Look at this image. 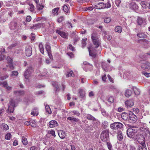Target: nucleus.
Listing matches in <instances>:
<instances>
[{"instance_id":"obj_20","label":"nucleus","mask_w":150,"mask_h":150,"mask_svg":"<svg viewBox=\"0 0 150 150\" xmlns=\"http://www.w3.org/2000/svg\"><path fill=\"white\" fill-rule=\"evenodd\" d=\"M117 139L119 141H121L123 139L122 133L120 131H118L117 133Z\"/></svg>"},{"instance_id":"obj_33","label":"nucleus","mask_w":150,"mask_h":150,"mask_svg":"<svg viewBox=\"0 0 150 150\" xmlns=\"http://www.w3.org/2000/svg\"><path fill=\"white\" fill-rule=\"evenodd\" d=\"M131 8L134 10H136L138 8V6L135 3L133 2L131 4Z\"/></svg>"},{"instance_id":"obj_19","label":"nucleus","mask_w":150,"mask_h":150,"mask_svg":"<svg viewBox=\"0 0 150 150\" xmlns=\"http://www.w3.org/2000/svg\"><path fill=\"white\" fill-rule=\"evenodd\" d=\"M58 134L60 138L62 139L64 138L66 136L65 132L62 130L59 131Z\"/></svg>"},{"instance_id":"obj_63","label":"nucleus","mask_w":150,"mask_h":150,"mask_svg":"<svg viewBox=\"0 0 150 150\" xmlns=\"http://www.w3.org/2000/svg\"><path fill=\"white\" fill-rule=\"evenodd\" d=\"M18 74V72L17 71H13L12 72V74L11 75V76H16Z\"/></svg>"},{"instance_id":"obj_50","label":"nucleus","mask_w":150,"mask_h":150,"mask_svg":"<svg viewBox=\"0 0 150 150\" xmlns=\"http://www.w3.org/2000/svg\"><path fill=\"white\" fill-rule=\"evenodd\" d=\"M29 5L30 6L29 10L31 11H33L34 10V6L32 3H30Z\"/></svg>"},{"instance_id":"obj_49","label":"nucleus","mask_w":150,"mask_h":150,"mask_svg":"<svg viewBox=\"0 0 150 150\" xmlns=\"http://www.w3.org/2000/svg\"><path fill=\"white\" fill-rule=\"evenodd\" d=\"M71 112L74 114V115H76L78 117H79L80 116V113L78 111L76 110H73L71 111Z\"/></svg>"},{"instance_id":"obj_41","label":"nucleus","mask_w":150,"mask_h":150,"mask_svg":"<svg viewBox=\"0 0 150 150\" xmlns=\"http://www.w3.org/2000/svg\"><path fill=\"white\" fill-rule=\"evenodd\" d=\"M114 97L112 96H110L107 100L111 104L114 102Z\"/></svg>"},{"instance_id":"obj_56","label":"nucleus","mask_w":150,"mask_h":150,"mask_svg":"<svg viewBox=\"0 0 150 150\" xmlns=\"http://www.w3.org/2000/svg\"><path fill=\"white\" fill-rule=\"evenodd\" d=\"M111 21V18L110 17H106L104 19V21L106 23H109Z\"/></svg>"},{"instance_id":"obj_54","label":"nucleus","mask_w":150,"mask_h":150,"mask_svg":"<svg viewBox=\"0 0 150 150\" xmlns=\"http://www.w3.org/2000/svg\"><path fill=\"white\" fill-rule=\"evenodd\" d=\"M2 126L3 127V129L4 130H7L8 129L9 127L6 124H2Z\"/></svg>"},{"instance_id":"obj_37","label":"nucleus","mask_w":150,"mask_h":150,"mask_svg":"<svg viewBox=\"0 0 150 150\" xmlns=\"http://www.w3.org/2000/svg\"><path fill=\"white\" fill-rule=\"evenodd\" d=\"M12 59H11L9 61V62H8V65H7V67H9L11 69H14V67L13 65V64H12Z\"/></svg>"},{"instance_id":"obj_6","label":"nucleus","mask_w":150,"mask_h":150,"mask_svg":"<svg viewBox=\"0 0 150 150\" xmlns=\"http://www.w3.org/2000/svg\"><path fill=\"white\" fill-rule=\"evenodd\" d=\"M16 107L15 102L14 100L11 99L10 101L8 110V112L13 113L14 110V108Z\"/></svg>"},{"instance_id":"obj_26","label":"nucleus","mask_w":150,"mask_h":150,"mask_svg":"<svg viewBox=\"0 0 150 150\" xmlns=\"http://www.w3.org/2000/svg\"><path fill=\"white\" fill-rule=\"evenodd\" d=\"M147 63L148 62H144L141 65V68L142 69L144 70H146L148 69L149 67Z\"/></svg>"},{"instance_id":"obj_8","label":"nucleus","mask_w":150,"mask_h":150,"mask_svg":"<svg viewBox=\"0 0 150 150\" xmlns=\"http://www.w3.org/2000/svg\"><path fill=\"white\" fill-rule=\"evenodd\" d=\"M136 22L138 25L143 27L145 26L147 24L146 20L144 18L140 17H137Z\"/></svg>"},{"instance_id":"obj_11","label":"nucleus","mask_w":150,"mask_h":150,"mask_svg":"<svg viewBox=\"0 0 150 150\" xmlns=\"http://www.w3.org/2000/svg\"><path fill=\"white\" fill-rule=\"evenodd\" d=\"M44 27V24L41 23H38L35 25H34L33 26H31L30 27V29H34V30H36L38 29H39L41 27Z\"/></svg>"},{"instance_id":"obj_15","label":"nucleus","mask_w":150,"mask_h":150,"mask_svg":"<svg viewBox=\"0 0 150 150\" xmlns=\"http://www.w3.org/2000/svg\"><path fill=\"white\" fill-rule=\"evenodd\" d=\"M138 142L144 148L146 147L145 144V139L144 136H142L141 138L138 140Z\"/></svg>"},{"instance_id":"obj_31","label":"nucleus","mask_w":150,"mask_h":150,"mask_svg":"<svg viewBox=\"0 0 150 150\" xmlns=\"http://www.w3.org/2000/svg\"><path fill=\"white\" fill-rule=\"evenodd\" d=\"M132 89L134 91V93L135 95H138L140 94V91L136 87L133 86Z\"/></svg>"},{"instance_id":"obj_16","label":"nucleus","mask_w":150,"mask_h":150,"mask_svg":"<svg viewBox=\"0 0 150 150\" xmlns=\"http://www.w3.org/2000/svg\"><path fill=\"white\" fill-rule=\"evenodd\" d=\"M58 123L55 120H52L49 122V126L50 128H53L57 126Z\"/></svg>"},{"instance_id":"obj_55","label":"nucleus","mask_w":150,"mask_h":150,"mask_svg":"<svg viewBox=\"0 0 150 150\" xmlns=\"http://www.w3.org/2000/svg\"><path fill=\"white\" fill-rule=\"evenodd\" d=\"M87 40V39H84L82 40V47H85L86 45V41Z\"/></svg>"},{"instance_id":"obj_46","label":"nucleus","mask_w":150,"mask_h":150,"mask_svg":"<svg viewBox=\"0 0 150 150\" xmlns=\"http://www.w3.org/2000/svg\"><path fill=\"white\" fill-rule=\"evenodd\" d=\"M11 137V135L10 133H8L5 136V138L6 139L9 140Z\"/></svg>"},{"instance_id":"obj_34","label":"nucleus","mask_w":150,"mask_h":150,"mask_svg":"<svg viewBox=\"0 0 150 150\" xmlns=\"http://www.w3.org/2000/svg\"><path fill=\"white\" fill-rule=\"evenodd\" d=\"M115 30L116 32L120 33L122 31V28L120 26H117L115 27Z\"/></svg>"},{"instance_id":"obj_9","label":"nucleus","mask_w":150,"mask_h":150,"mask_svg":"<svg viewBox=\"0 0 150 150\" xmlns=\"http://www.w3.org/2000/svg\"><path fill=\"white\" fill-rule=\"evenodd\" d=\"M87 48L88 50L89 55L93 58H95L96 56V54L94 51L92 47V45L91 44L89 46L87 47Z\"/></svg>"},{"instance_id":"obj_43","label":"nucleus","mask_w":150,"mask_h":150,"mask_svg":"<svg viewBox=\"0 0 150 150\" xmlns=\"http://www.w3.org/2000/svg\"><path fill=\"white\" fill-rule=\"evenodd\" d=\"M72 71L69 70L67 71L66 76L67 77L73 76L74 74Z\"/></svg>"},{"instance_id":"obj_30","label":"nucleus","mask_w":150,"mask_h":150,"mask_svg":"<svg viewBox=\"0 0 150 150\" xmlns=\"http://www.w3.org/2000/svg\"><path fill=\"white\" fill-rule=\"evenodd\" d=\"M59 9V8L57 7L55 8L52 10V13L54 16H57V15H58V11Z\"/></svg>"},{"instance_id":"obj_51","label":"nucleus","mask_w":150,"mask_h":150,"mask_svg":"<svg viewBox=\"0 0 150 150\" xmlns=\"http://www.w3.org/2000/svg\"><path fill=\"white\" fill-rule=\"evenodd\" d=\"M36 7L37 8V9L38 10H41L44 7L43 5H41L40 4H37Z\"/></svg>"},{"instance_id":"obj_27","label":"nucleus","mask_w":150,"mask_h":150,"mask_svg":"<svg viewBox=\"0 0 150 150\" xmlns=\"http://www.w3.org/2000/svg\"><path fill=\"white\" fill-rule=\"evenodd\" d=\"M129 115L128 114L126 113H123L122 114L121 117L124 120H127L128 119Z\"/></svg>"},{"instance_id":"obj_61","label":"nucleus","mask_w":150,"mask_h":150,"mask_svg":"<svg viewBox=\"0 0 150 150\" xmlns=\"http://www.w3.org/2000/svg\"><path fill=\"white\" fill-rule=\"evenodd\" d=\"M133 111L134 112L135 114H138L139 112V110L138 108H133Z\"/></svg>"},{"instance_id":"obj_18","label":"nucleus","mask_w":150,"mask_h":150,"mask_svg":"<svg viewBox=\"0 0 150 150\" xmlns=\"http://www.w3.org/2000/svg\"><path fill=\"white\" fill-rule=\"evenodd\" d=\"M105 6V4L103 3H99L95 5L94 8L96 9H101L104 8Z\"/></svg>"},{"instance_id":"obj_25","label":"nucleus","mask_w":150,"mask_h":150,"mask_svg":"<svg viewBox=\"0 0 150 150\" xmlns=\"http://www.w3.org/2000/svg\"><path fill=\"white\" fill-rule=\"evenodd\" d=\"M5 51V49L4 48L1 49L0 50V61L3 60L4 59V56L3 54Z\"/></svg>"},{"instance_id":"obj_13","label":"nucleus","mask_w":150,"mask_h":150,"mask_svg":"<svg viewBox=\"0 0 150 150\" xmlns=\"http://www.w3.org/2000/svg\"><path fill=\"white\" fill-rule=\"evenodd\" d=\"M125 104L127 108H131L134 105L133 100L130 99L127 100L125 102Z\"/></svg>"},{"instance_id":"obj_44","label":"nucleus","mask_w":150,"mask_h":150,"mask_svg":"<svg viewBox=\"0 0 150 150\" xmlns=\"http://www.w3.org/2000/svg\"><path fill=\"white\" fill-rule=\"evenodd\" d=\"M1 73L0 72V80H3L8 77V74H6L4 76H1Z\"/></svg>"},{"instance_id":"obj_39","label":"nucleus","mask_w":150,"mask_h":150,"mask_svg":"<svg viewBox=\"0 0 150 150\" xmlns=\"http://www.w3.org/2000/svg\"><path fill=\"white\" fill-rule=\"evenodd\" d=\"M22 142L23 144L25 145H27L28 144V142L27 138L24 136L22 137Z\"/></svg>"},{"instance_id":"obj_5","label":"nucleus","mask_w":150,"mask_h":150,"mask_svg":"<svg viewBox=\"0 0 150 150\" xmlns=\"http://www.w3.org/2000/svg\"><path fill=\"white\" fill-rule=\"evenodd\" d=\"M33 68L31 65L29 66L25 71L24 76L25 78L26 79H28L30 76V75L33 72Z\"/></svg>"},{"instance_id":"obj_3","label":"nucleus","mask_w":150,"mask_h":150,"mask_svg":"<svg viewBox=\"0 0 150 150\" xmlns=\"http://www.w3.org/2000/svg\"><path fill=\"white\" fill-rule=\"evenodd\" d=\"M123 125L120 122H115L110 125V128L113 129L119 130L123 127Z\"/></svg>"},{"instance_id":"obj_53","label":"nucleus","mask_w":150,"mask_h":150,"mask_svg":"<svg viewBox=\"0 0 150 150\" xmlns=\"http://www.w3.org/2000/svg\"><path fill=\"white\" fill-rule=\"evenodd\" d=\"M107 145L108 149L109 150H113L112 146L111 144L108 142H107Z\"/></svg>"},{"instance_id":"obj_36","label":"nucleus","mask_w":150,"mask_h":150,"mask_svg":"<svg viewBox=\"0 0 150 150\" xmlns=\"http://www.w3.org/2000/svg\"><path fill=\"white\" fill-rule=\"evenodd\" d=\"M108 126V123L107 121H104L102 122V127L104 129H106Z\"/></svg>"},{"instance_id":"obj_45","label":"nucleus","mask_w":150,"mask_h":150,"mask_svg":"<svg viewBox=\"0 0 150 150\" xmlns=\"http://www.w3.org/2000/svg\"><path fill=\"white\" fill-rule=\"evenodd\" d=\"M46 111L49 114H50L52 113L51 109L48 105H46L45 107Z\"/></svg>"},{"instance_id":"obj_58","label":"nucleus","mask_w":150,"mask_h":150,"mask_svg":"<svg viewBox=\"0 0 150 150\" xmlns=\"http://www.w3.org/2000/svg\"><path fill=\"white\" fill-rule=\"evenodd\" d=\"M48 133L51 134L52 136L55 137L56 135L55 134V131L54 130H51L48 131Z\"/></svg>"},{"instance_id":"obj_29","label":"nucleus","mask_w":150,"mask_h":150,"mask_svg":"<svg viewBox=\"0 0 150 150\" xmlns=\"http://www.w3.org/2000/svg\"><path fill=\"white\" fill-rule=\"evenodd\" d=\"M137 35L140 38H146V35L144 33L141 32L137 34Z\"/></svg>"},{"instance_id":"obj_64","label":"nucleus","mask_w":150,"mask_h":150,"mask_svg":"<svg viewBox=\"0 0 150 150\" xmlns=\"http://www.w3.org/2000/svg\"><path fill=\"white\" fill-rule=\"evenodd\" d=\"M52 85L54 87H55L56 88V91H57L58 88L57 83L56 82H54L52 83Z\"/></svg>"},{"instance_id":"obj_17","label":"nucleus","mask_w":150,"mask_h":150,"mask_svg":"<svg viewBox=\"0 0 150 150\" xmlns=\"http://www.w3.org/2000/svg\"><path fill=\"white\" fill-rule=\"evenodd\" d=\"M138 42L141 44L144 45H146L149 44V41L145 39L139 40H138Z\"/></svg>"},{"instance_id":"obj_60","label":"nucleus","mask_w":150,"mask_h":150,"mask_svg":"<svg viewBox=\"0 0 150 150\" xmlns=\"http://www.w3.org/2000/svg\"><path fill=\"white\" fill-rule=\"evenodd\" d=\"M142 136H143V135H141L140 134H136L135 137V140L136 139L137 141L139 140V139H140L141 138Z\"/></svg>"},{"instance_id":"obj_4","label":"nucleus","mask_w":150,"mask_h":150,"mask_svg":"<svg viewBox=\"0 0 150 150\" xmlns=\"http://www.w3.org/2000/svg\"><path fill=\"white\" fill-rule=\"evenodd\" d=\"M129 122L132 123H134L137 120V116L134 114L133 112L132 111H129Z\"/></svg>"},{"instance_id":"obj_28","label":"nucleus","mask_w":150,"mask_h":150,"mask_svg":"<svg viewBox=\"0 0 150 150\" xmlns=\"http://www.w3.org/2000/svg\"><path fill=\"white\" fill-rule=\"evenodd\" d=\"M31 115L34 116H37L38 114V110L37 108H35L32 110L31 113Z\"/></svg>"},{"instance_id":"obj_38","label":"nucleus","mask_w":150,"mask_h":150,"mask_svg":"<svg viewBox=\"0 0 150 150\" xmlns=\"http://www.w3.org/2000/svg\"><path fill=\"white\" fill-rule=\"evenodd\" d=\"M131 94L132 92L131 90L127 89L125 93V95L126 97H129Z\"/></svg>"},{"instance_id":"obj_21","label":"nucleus","mask_w":150,"mask_h":150,"mask_svg":"<svg viewBox=\"0 0 150 150\" xmlns=\"http://www.w3.org/2000/svg\"><path fill=\"white\" fill-rule=\"evenodd\" d=\"M14 93L16 96H20L24 95V92L23 91H14Z\"/></svg>"},{"instance_id":"obj_7","label":"nucleus","mask_w":150,"mask_h":150,"mask_svg":"<svg viewBox=\"0 0 150 150\" xmlns=\"http://www.w3.org/2000/svg\"><path fill=\"white\" fill-rule=\"evenodd\" d=\"M136 132V130L135 129L131 128H128L127 130V136L129 138L133 139L135 140L134 134Z\"/></svg>"},{"instance_id":"obj_62","label":"nucleus","mask_w":150,"mask_h":150,"mask_svg":"<svg viewBox=\"0 0 150 150\" xmlns=\"http://www.w3.org/2000/svg\"><path fill=\"white\" fill-rule=\"evenodd\" d=\"M30 37L31 40L32 41H34L35 38V34L33 33H32Z\"/></svg>"},{"instance_id":"obj_52","label":"nucleus","mask_w":150,"mask_h":150,"mask_svg":"<svg viewBox=\"0 0 150 150\" xmlns=\"http://www.w3.org/2000/svg\"><path fill=\"white\" fill-rule=\"evenodd\" d=\"M64 19V17L62 16H61L57 19V21L58 23H60L63 21Z\"/></svg>"},{"instance_id":"obj_42","label":"nucleus","mask_w":150,"mask_h":150,"mask_svg":"<svg viewBox=\"0 0 150 150\" xmlns=\"http://www.w3.org/2000/svg\"><path fill=\"white\" fill-rule=\"evenodd\" d=\"M39 50L41 53L42 54H43L44 53V49L43 48V46L42 44L40 43L39 45Z\"/></svg>"},{"instance_id":"obj_59","label":"nucleus","mask_w":150,"mask_h":150,"mask_svg":"<svg viewBox=\"0 0 150 150\" xmlns=\"http://www.w3.org/2000/svg\"><path fill=\"white\" fill-rule=\"evenodd\" d=\"M105 8H110L111 6V4L109 1H108L106 4H105Z\"/></svg>"},{"instance_id":"obj_35","label":"nucleus","mask_w":150,"mask_h":150,"mask_svg":"<svg viewBox=\"0 0 150 150\" xmlns=\"http://www.w3.org/2000/svg\"><path fill=\"white\" fill-rule=\"evenodd\" d=\"M68 6H69V5H64L63 7V10L65 12H66L67 13L66 14L68 15L69 14L68 11H69V8Z\"/></svg>"},{"instance_id":"obj_57","label":"nucleus","mask_w":150,"mask_h":150,"mask_svg":"<svg viewBox=\"0 0 150 150\" xmlns=\"http://www.w3.org/2000/svg\"><path fill=\"white\" fill-rule=\"evenodd\" d=\"M2 85L3 87L5 88L8 85L6 81H4L3 82H0V85Z\"/></svg>"},{"instance_id":"obj_24","label":"nucleus","mask_w":150,"mask_h":150,"mask_svg":"<svg viewBox=\"0 0 150 150\" xmlns=\"http://www.w3.org/2000/svg\"><path fill=\"white\" fill-rule=\"evenodd\" d=\"M10 25V29L12 30H14L16 28L17 23L13 21L11 22Z\"/></svg>"},{"instance_id":"obj_12","label":"nucleus","mask_w":150,"mask_h":150,"mask_svg":"<svg viewBox=\"0 0 150 150\" xmlns=\"http://www.w3.org/2000/svg\"><path fill=\"white\" fill-rule=\"evenodd\" d=\"M25 54L26 56L28 57L30 56L32 53V49L31 47L30 46H27L25 48Z\"/></svg>"},{"instance_id":"obj_47","label":"nucleus","mask_w":150,"mask_h":150,"mask_svg":"<svg viewBox=\"0 0 150 150\" xmlns=\"http://www.w3.org/2000/svg\"><path fill=\"white\" fill-rule=\"evenodd\" d=\"M45 48L47 52L51 51V47L50 45L48 44H47L45 45Z\"/></svg>"},{"instance_id":"obj_2","label":"nucleus","mask_w":150,"mask_h":150,"mask_svg":"<svg viewBox=\"0 0 150 150\" xmlns=\"http://www.w3.org/2000/svg\"><path fill=\"white\" fill-rule=\"evenodd\" d=\"M109 129H106L103 130L100 136L101 140L104 142L108 140L109 137Z\"/></svg>"},{"instance_id":"obj_14","label":"nucleus","mask_w":150,"mask_h":150,"mask_svg":"<svg viewBox=\"0 0 150 150\" xmlns=\"http://www.w3.org/2000/svg\"><path fill=\"white\" fill-rule=\"evenodd\" d=\"M102 67L103 69L106 71L107 72L109 71H110V70L109 69V65L108 64L106 63L103 62L102 63Z\"/></svg>"},{"instance_id":"obj_22","label":"nucleus","mask_w":150,"mask_h":150,"mask_svg":"<svg viewBox=\"0 0 150 150\" xmlns=\"http://www.w3.org/2000/svg\"><path fill=\"white\" fill-rule=\"evenodd\" d=\"M140 4L144 8L146 9L148 7L149 3L146 1H141L140 2Z\"/></svg>"},{"instance_id":"obj_40","label":"nucleus","mask_w":150,"mask_h":150,"mask_svg":"<svg viewBox=\"0 0 150 150\" xmlns=\"http://www.w3.org/2000/svg\"><path fill=\"white\" fill-rule=\"evenodd\" d=\"M67 119L71 120V121H73L75 122H78L79 120L78 118L72 117H68L67 118Z\"/></svg>"},{"instance_id":"obj_10","label":"nucleus","mask_w":150,"mask_h":150,"mask_svg":"<svg viewBox=\"0 0 150 150\" xmlns=\"http://www.w3.org/2000/svg\"><path fill=\"white\" fill-rule=\"evenodd\" d=\"M56 32V33L60 35L61 37L66 39L67 38L68 35L67 33L61 31L60 30H57Z\"/></svg>"},{"instance_id":"obj_1","label":"nucleus","mask_w":150,"mask_h":150,"mask_svg":"<svg viewBox=\"0 0 150 150\" xmlns=\"http://www.w3.org/2000/svg\"><path fill=\"white\" fill-rule=\"evenodd\" d=\"M92 41L95 48H97L101 45V40L100 38V36L97 33H93L91 35Z\"/></svg>"},{"instance_id":"obj_23","label":"nucleus","mask_w":150,"mask_h":150,"mask_svg":"<svg viewBox=\"0 0 150 150\" xmlns=\"http://www.w3.org/2000/svg\"><path fill=\"white\" fill-rule=\"evenodd\" d=\"M71 37L75 42L78 41L79 39L77 35L74 32L71 33Z\"/></svg>"},{"instance_id":"obj_48","label":"nucleus","mask_w":150,"mask_h":150,"mask_svg":"<svg viewBox=\"0 0 150 150\" xmlns=\"http://www.w3.org/2000/svg\"><path fill=\"white\" fill-rule=\"evenodd\" d=\"M79 93L80 94V96L81 97H83L85 96V92L82 90H80L79 91Z\"/></svg>"},{"instance_id":"obj_32","label":"nucleus","mask_w":150,"mask_h":150,"mask_svg":"<svg viewBox=\"0 0 150 150\" xmlns=\"http://www.w3.org/2000/svg\"><path fill=\"white\" fill-rule=\"evenodd\" d=\"M86 118L88 120H89L93 121L96 120V119L93 116L90 114H88L87 115Z\"/></svg>"}]
</instances>
